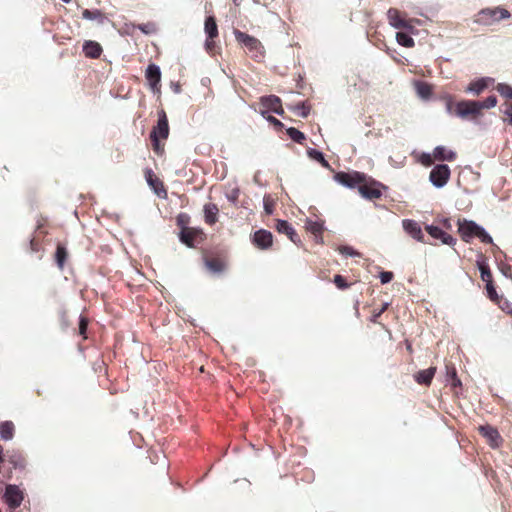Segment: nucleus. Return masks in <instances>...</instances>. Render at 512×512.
<instances>
[{"label":"nucleus","mask_w":512,"mask_h":512,"mask_svg":"<svg viewBox=\"0 0 512 512\" xmlns=\"http://www.w3.org/2000/svg\"><path fill=\"white\" fill-rule=\"evenodd\" d=\"M82 50L85 56L91 59L99 58L103 51L101 45L93 40H86L83 43Z\"/></svg>","instance_id":"6ab92c4d"},{"label":"nucleus","mask_w":512,"mask_h":512,"mask_svg":"<svg viewBox=\"0 0 512 512\" xmlns=\"http://www.w3.org/2000/svg\"><path fill=\"white\" fill-rule=\"evenodd\" d=\"M276 230L280 234H285L288 236V238L296 245H299L301 243L300 237L298 236L295 229L292 227V225L283 219H278L275 225Z\"/></svg>","instance_id":"4468645a"},{"label":"nucleus","mask_w":512,"mask_h":512,"mask_svg":"<svg viewBox=\"0 0 512 512\" xmlns=\"http://www.w3.org/2000/svg\"><path fill=\"white\" fill-rule=\"evenodd\" d=\"M3 499L9 509L15 510L22 504L24 492L16 484H7L5 486Z\"/></svg>","instance_id":"423d86ee"},{"label":"nucleus","mask_w":512,"mask_h":512,"mask_svg":"<svg viewBox=\"0 0 512 512\" xmlns=\"http://www.w3.org/2000/svg\"><path fill=\"white\" fill-rule=\"evenodd\" d=\"M433 160H434L433 153L431 154L428 152H423L419 156V162L426 167L431 166L433 164Z\"/></svg>","instance_id":"49530a36"},{"label":"nucleus","mask_w":512,"mask_h":512,"mask_svg":"<svg viewBox=\"0 0 512 512\" xmlns=\"http://www.w3.org/2000/svg\"><path fill=\"white\" fill-rule=\"evenodd\" d=\"M504 114L508 117L509 123H512V103L504 110Z\"/></svg>","instance_id":"6e6d98bb"},{"label":"nucleus","mask_w":512,"mask_h":512,"mask_svg":"<svg viewBox=\"0 0 512 512\" xmlns=\"http://www.w3.org/2000/svg\"><path fill=\"white\" fill-rule=\"evenodd\" d=\"M205 265L212 273L217 274L223 271V264L219 260L207 259L205 260Z\"/></svg>","instance_id":"58836bf2"},{"label":"nucleus","mask_w":512,"mask_h":512,"mask_svg":"<svg viewBox=\"0 0 512 512\" xmlns=\"http://www.w3.org/2000/svg\"><path fill=\"white\" fill-rule=\"evenodd\" d=\"M15 426L12 421L6 420L0 423V438L4 441L12 440Z\"/></svg>","instance_id":"bb28decb"},{"label":"nucleus","mask_w":512,"mask_h":512,"mask_svg":"<svg viewBox=\"0 0 512 512\" xmlns=\"http://www.w3.org/2000/svg\"><path fill=\"white\" fill-rule=\"evenodd\" d=\"M252 242L259 249L266 250L272 246L273 235L268 230L259 229L254 232Z\"/></svg>","instance_id":"f8f14e48"},{"label":"nucleus","mask_w":512,"mask_h":512,"mask_svg":"<svg viewBox=\"0 0 512 512\" xmlns=\"http://www.w3.org/2000/svg\"><path fill=\"white\" fill-rule=\"evenodd\" d=\"M260 114L263 116L264 119H266L269 123H271L276 129H282L284 127V124L275 118L274 116L270 115L267 110H261Z\"/></svg>","instance_id":"79ce46f5"},{"label":"nucleus","mask_w":512,"mask_h":512,"mask_svg":"<svg viewBox=\"0 0 512 512\" xmlns=\"http://www.w3.org/2000/svg\"><path fill=\"white\" fill-rule=\"evenodd\" d=\"M451 176L450 167L447 164H436L430 171L429 181L437 189L443 188Z\"/></svg>","instance_id":"f03ea898"},{"label":"nucleus","mask_w":512,"mask_h":512,"mask_svg":"<svg viewBox=\"0 0 512 512\" xmlns=\"http://www.w3.org/2000/svg\"><path fill=\"white\" fill-rule=\"evenodd\" d=\"M486 292L489 299L494 301L498 298V294L496 292V288L493 284V281L486 283Z\"/></svg>","instance_id":"de8ad7c7"},{"label":"nucleus","mask_w":512,"mask_h":512,"mask_svg":"<svg viewBox=\"0 0 512 512\" xmlns=\"http://www.w3.org/2000/svg\"><path fill=\"white\" fill-rule=\"evenodd\" d=\"M497 92L506 99H512V86L507 83H498Z\"/></svg>","instance_id":"ea45409f"},{"label":"nucleus","mask_w":512,"mask_h":512,"mask_svg":"<svg viewBox=\"0 0 512 512\" xmlns=\"http://www.w3.org/2000/svg\"><path fill=\"white\" fill-rule=\"evenodd\" d=\"M243 482H244V484H245L247 487H249V486L251 485V483H250L248 480H246V479H244V480H243Z\"/></svg>","instance_id":"0e129e2a"},{"label":"nucleus","mask_w":512,"mask_h":512,"mask_svg":"<svg viewBox=\"0 0 512 512\" xmlns=\"http://www.w3.org/2000/svg\"><path fill=\"white\" fill-rule=\"evenodd\" d=\"M288 108L302 118H307L311 109L306 101H301L294 106H288Z\"/></svg>","instance_id":"2f4dec72"},{"label":"nucleus","mask_w":512,"mask_h":512,"mask_svg":"<svg viewBox=\"0 0 512 512\" xmlns=\"http://www.w3.org/2000/svg\"><path fill=\"white\" fill-rule=\"evenodd\" d=\"M386 189H388L387 186L373 179L369 181L366 179L358 186L359 194L367 200L379 199L382 196V190Z\"/></svg>","instance_id":"7ed1b4c3"},{"label":"nucleus","mask_w":512,"mask_h":512,"mask_svg":"<svg viewBox=\"0 0 512 512\" xmlns=\"http://www.w3.org/2000/svg\"><path fill=\"white\" fill-rule=\"evenodd\" d=\"M414 33L415 32H410L407 30L397 32L396 33L397 43L406 48L414 47L415 41L411 36V34H414Z\"/></svg>","instance_id":"cd10ccee"},{"label":"nucleus","mask_w":512,"mask_h":512,"mask_svg":"<svg viewBox=\"0 0 512 512\" xmlns=\"http://www.w3.org/2000/svg\"><path fill=\"white\" fill-rule=\"evenodd\" d=\"M314 240L316 243L322 244L323 243V236L322 233L313 234Z\"/></svg>","instance_id":"052dcab7"},{"label":"nucleus","mask_w":512,"mask_h":512,"mask_svg":"<svg viewBox=\"0 0 512 512\" xmlns=\"http://www.w3.org/2000/svg\"><path fill=\"white\" fill-rule=\"evenodd\" d=\"M204 31L208 40H214L218 36V26L214 16L210 15L205 18Z\"/></svg>","instance_id":"b1692460"},{"label":"nucleus","mask_w":512,"mask_h":512,"mask_svg":"<svg viewBox=\"0 0 512 512\" xmlns=\"http://www.w3.org/2000/svg\"><path fill=\"white\" fill-rule=\"evenodd\" d=\"M449 382L452 387H460L462 385L461 380L457 376V372H453V380Z\"/></svg>","instance_id":"603ef678"},{"label":"nucleus","mask_w":512,"mask_h":512,"mask_svg":"<svg viewBox=\"0 0 512 512\" xmlns=\"http://www.w3.org/2000/svg\"><path fill=\"white\" fill-rule=\"evenodd\" d=\"M260 104L265 108L264 110L268 111V113L273 112L279 116L284 115V110L281 106V99L276 95L262 96Z\"/></svg>","instance_id":"9d476101"},{"label":"nucleus","mask_w":512,"mask_h":512,"mask_svg":"<svg viewBox=\"0 0 512 512\" xmlns=\"http://www.w3.org/2000/svg\"><path fill=\"white\" fill-rule=\"evenodd\" d=\"M203 211H204V219L207 224L213 225L217 222V215H218L219 209L216 204H214V203L205 204Z\"/></svg>","instance_id":"393cba45"},{"label":"nucleus","mask_w":512,"mask_h":512,"mask_svg":"<svg viewBox=\"0 0 512 512\" xmlns=\"http://www.w3.org/2000/svg\"><path fill=\"white\" fill-rule=\"evenodd\" d=\"M480 225L473 220H458V232L463 241L469 243L477 236L476 227Z\"/></svg>","instance_id":"6e6552de"},{"label":"nucleus","mask_w":512,"mask_h":512,"mask_svg":"<svg viewBox=\"0 0 512 512\" xmlns=\"http://www.w3.org/2000/svg\"><path fill=\"white\" fill-rule=\"evenodd\" d=\"M442 224L445 228L447 229H450L451 228V223H450V219L448 218H444L442 219Z\"/></svg>","instance_id":"680f3d73"},{"label":"nucleus","mask_w":512,"mask_h":512,"mask_svg":"<svg viewBox=\"0 0 512 512\" xmlns=\"http://www.w3.org/2000/svg\"><path fill=\"white\" fill-rule=\"evenodd\" d=\"M305 228L312 234L322 233L325 229L323 221H313L311 219L306 220Z\"/></svg>","instance_id":"72a5a7b5"},{"label":"nucleus","mask_w":512,"mask_h":512,"mask_svg":"<svg viewBox=\"0 0 512 512\" xmlns=\"http://www.w3.org/2000/svg\"><path fill=\"white\" fill-rule=\"evenodd\" d=\"M170 87L175 94H179L181 92V86L178 82H171Z\"/></svg>","instance_id":"4d7b16f0"},{"label":"nucleus","mask_w":512,"mask_h":512,"mask_svg":"<svg viewBox=\"0 0 512 512\" xmlns=\"http://www.w3.org/2000/svg\"><path fill=\"white\" fill-rule=\"evenodd\" d=\"M7 457L14 469H23L25 467V460L18 451H7Z\"/></svg>","instance_id":"c85d7f7f"},{"label":"nucleus","mask_w":512,"mask_h":512,"mask_svg":"<svg viewBox=\"0 0 512 512\" xmlns=\"http://www.w3.org/2000/svg\"><path fill=\"white\" fill-rule=\"evenodd\" d=\"M301 82H302V78L300 77L298 80V87H300V88L302 87Z\"/></svg>","instance_id":"69168bd1"},{"label":"nucleus","mask_w":512,"mask_h":512,"mask_svg":"<svg viewBox=\"0 0 512 512\" xmlns=\"http://www.w3.org/2000/svg\"><path fill=\"white\" fill-rule=\"evenodd\" d=\"M389 24L396 29H404L410 32H416V28L412 25V21L401 18L399 10L390 8L387 12Z\"/></svg>","instance_id":"0eeeda50"},{"label":"nucleus","mask_w":512,"mask_h":512,"mask_svg":"<svg viewBox=\"0 0 512 512\" xmlns=\"http://www.w3.org/2000/svg\"><path fill=\"white\" fill-rule=\"evenodd\" d=\"M479 432L491 443L493 447L498 446V442L501 438L496 428L489 424L481 425L479 427Z\"/></svg>","instance_id":"a211bd4d"},{"label":"nucleus","mask_w":512,"mask_h":512,"mask_svg":"<svg viewBox=\"0 0 512 512\" xmlns=\"http://www.w3.org/2000/svg\"><path fill=\"white\" fill-rule=\"evenodd\" d=\"M82 17L89 21H95L98 25H103L107 21V17L99 9H84Z\"/></svg>","instance_id":"412c9836"},{"label":"nucleus","mask_w":512,"mask_h":512,"mask_svg":"<svg viewBox=\"0 0 512 512\" xmlns=\"http://www.w3.org/2000/svg\"><path fill=\"white\" fill-rule=\"evenodd\" d=\"M169 136V124L166 113L161 110L158 113L157 125L153 128L150 138L153 146H159V139H166Z\"/></svg>","instance_id":"39448f33"},{"label":"nucleus","mask_w":512,"mask_h":512,"mask_svg":"<svg viewBox=\"0 0 512 512\" xmlns=\"http://www.w3.org/2000/svg\"><path fill=\"white\" fill-rule=\"evenodd\" d=\"M145 77L151 90L156 93L160 91L161 70L157 64L151 63L147 66Z\"/></svg>","instance_id":"1a4fd4ad"},{"label":"nucleus","mask_w":512,"mask_h":512,"mask_svg":"<svg viewBox=\"0 0 512 512\" xmlns=\"http://www.w3.org/2000/svg\"><path fill=\"white\" fill-rule=\"evenodd\" d=\"M426 231L432 238L440 240L445 245L454 246L457 242L456 238L433 224L427 225Z\"/></svg>","instance_id":"9b49d317"},{"label":"nucleus","mask_w":512,"mask_h":512,"mask_svg":"<svg viewBox=\"0 0 512 512\" xmlns=\"http://www.w3.org/2000/svg\"><path fill=\"white\" fill-rule=\"evenodd\" d=\"M446 111L462 120L481 115L479 108L476 106V100H460L453 103L452 99H448L446 101Z\"/></svg>","instance_id":"f257e3e1"},{"label":"nucleus","mask_w":512,"mask_h":512,"mask_svg":"<svg viewBox=\"0 0 512 512\" xmlns=\"http://www.w3.org/2000/svg\"><path fill=\"white\" fill-rule=\"evenodd\" d=\"M264 210L268 215H271L273 213V206L272 204L267 203L264 201Z\"/></svg>","instance_id":"13d9d810"},{"label":"nucleus","mask_w":512,"mask_h":512,"mask_svg":"<svg viewBox=\"0 0 512 512\" xmlns=\"http://www.w3.org/2000/svg\"><path fill=\"white\" fill-rule=\"evenodd\" d=\"M286 133L292 141L298 144H302V142L306 139L305 134L295 127L287 128Z\"/></svg>","instance_id":"c9c22d12"},{"label":"nucleus","mask_w":512,"mask_h":512,"mask_svg":"<svg viewBox=\"0 0 512 512\" xmlns=\"http://www.w3.org/2000/svg\"><path fill=\"white\" fill-rule=\"evenodd\" d=\"M135 28L139 29L145 35H151L157 31L156 24L153 22L138 24Z\"/></svg>","instance_id":"a19ab883"},{"label":"nucleus","mask_w":512,"mask_h":512,"mask_svg":"<svg viewBox=\"0 0 512 512\" xmlns=\"http://www.w3.org/2000/svg\"><path fill=\"white\" fill-rule=\"evenodd\" d=\"M190 222V216L186 213H179L176 217L177 225L182 229H187Z\"/></svg>","instance_id":"37998d69"},{"label":"nucleus","mask_w":512,"mask_h":512,"mask_svg":"<svg viewBox=\"0 0 512 512\" xmlns=\"http://www.w3.org/2000/svg\"><path fill=\"white\" fill-rule=\"evenodd\" d=\"M307 155L311 160H314V161L320 163L322 167H324V168L330 167L328 161L325 159L323 152H321L320 150H317L315 148H308Z\"/></svg>","instance_id":"c756f323"},{"label":"nucleus","mask_w":512,"mask_h":512,"mask_svg":"<svg viewBox=\"0 0 512 512\" xmlns=\"http://www.w3.org/2000/svg\"><path fill=\"white\" fill-rule=\"evenodd\" d=\"M402 226L404 231L407 234H409L413 239L419 242H425L424 234L418 222L412 219H405L402 221Z\"/></svg>","instance_id":"2eb2a0df"},{"label":"nucleus","mask_w":512,"mask_h":512,"mask_svg":"<svg viewBox=\"0 0 512 512\" xmlns=\"http://www.w3.org/2000/svg\"><path fill=\"white\" fill-rule=\"evenodd\" d=\"M480 14L483 17L488 16L490 19L495 20V21L507 19L510 17L509 11L504 8L483 9L480 12Z\"/></svg>","instance_id":"5701e85b"},{"label":"nucleus","mask_w":512,"mask_h":512,"mask_svg":"<svg viewBox=\"0 0 512 512\" xmlns=\"http://www.w3.org/2000/svg\"><path fill=\"white\" fill-rule=\"evenodd\" d=\"M433 157L438 161H454L457 154L455 151L450 150L443 145H439L434 148Z\"/></svg>","instance_id":"aec40b11"},{"label":"nucleus","mask_w":512,"mask_h":512,"mask_svg":"<svg viewBox=\"0 0 512 512\" xmlns=\"http://www.w3.org/2000/svg\"><path fill=\"white\" fill-rule=\"evenodd\" d=\"M339 252L344 256L349 257H359L360 253L356 251L353 247L344 245L339 247Z\"/></svg>","instance_id":"c03bdc74"},{"label":"nucleus","mask_w":512,"mask_h":512,"mask_svg":"<svg viewBox=\"0 0 512 512\" xmlns=\"http://www.w3.org/2000/svg\"><path fill=\"white\" fill-rule=\"evenodd\" d=\"M394 277L393 272L391 271H382L379 274V279L382 284H388L392 281Z\"/></svg>","instance_id":"8fccbe9b"},{"label":"nucleus","mask_w":512,"mask_h":512,"mask_svg":"<svg viewBox=\"0 0 512 512\" xmlns=\"http://www.w3.org/2000/svg\"><path fill=\"white\" fill-rule=\"evenodd\" d=\"M214 45H215V43H214L213 40H208V38L206 39V41H205V48L208 51L212 50L214 48Z\"/></svg>","instance_id":"bf43d9fd"},{"label":"nucleus","mask_w":512,"mask_h":512,"mask_svg":"<svg viewBox=\"0 0 512 512\" xmlns=\"http://www.w3.org/2000/svg\"><path fill=\"white\" fill-rule=\"evenodd\" d=\"M435 372V367H429L428 369L418 371L414 375V379L418 384L429 385L435 375Z\"/></svg>","instance_id":"4be33fe9"},{"label":"nucleus","mask_w":512,"mask_h":512,"mask_svg":"<svg viewBox=\"0 0 512 512\" xmlns=\"http://www.w3.org/2000/svg\"><path fill=\"white\" fill-rule=\"evenodd\" d=\"M59 314H60V320H61L62 328L66 329L68 327V322L66 320V312L65 311H60Z\"/></svg>","instance_id":"5fc2aeb1"},{"label":"nucleus","mask_w":512,"mask_h":512,"mask_svg":"<svg viewBox=\"0 0 512 512\" xmlns=\"http://www.w3.org/2000/svg\"><path fill=\"white\" fill-rule=\"evenodd\" d=\"M239 195L240 189L238 187H234L229 192L226 193V198L229 202L236 205L238 202Z\"/></svg>","instance_id":"a18cd8bd"},{"label":"nucleus","mask_w":512,"mask_h":512,"mask_svg":"<svg viewBox=\"0 0 512 512\" xmlns=\"http://www.w3.org/2000/svg\"><path fill=\"white\" fill-rule=\"evenodd\" d=\"M145 179L149 187L157 194L159 197H162V194L166 196V190L164 188L163 183L155 176L152 169L147 168L145 170Z\"/></svg>","instance_id":"dca6fc26"},{"label":"nucleus","mask_w":512,"mask_h":512,"mask_svg":"<svg viewBox=\"0 0 512 512\" xmlns=\"http://www.w3.org/2000/svg\"><path fill=\"white\" fill-rule=\"evenodd\" d=\"M67 259V250L64 246L58 245L55 251V262L62 270Z\"/></svg>","instance_id":"f704fd0d"},{"label":"nucleus","mask_w":512,"mask_h":512,"mask_svg":"<svg viewBox=\"0 0 512 512\" xmlns=\"http://www.w3.org/2000/svg\"><path fill=\"white\" fill-rule=\"evenodd\" d=\"M476 231H478L476 238H478L482 243L493 244V239L491 235L486 231V229L483 226L480 225L479 227H476Z\"/></svg>","instance_id":"4c0bfd02"},{"label":"nucleus","mask_w":512,"mask_h":512,"mask_svg":"<svg viewBox=\"0 0 512 512\" xmlns=\"http://www.w3.org/2000/svg\"><path fill=\"white\" fill-rule=\"evenodd\" d=\"M496 104H497V97L495 95H490L483 101L476 100V106H477V108H479L480 112L483 109L493 108L496 106Z\"/></svg>","instance_id":"e433bc0d"},{"label":"nucleus","mask_w":512,"mask_h":512,"mask_svg":"<svg viewBox=\"0 0 512 512\" xmlns=\"http://www.w3.org/2000/svg\"><path fill=\"white\" fill-rule=\"evenodd\" d=\"M477 267H478V270L480 272L481 279L485 283L493 281L492 280V274H491V271H490V267H489L488 263L486 262V260H484V259L478 260L477 261Z\"/></svg>","instance_id":"7c9ffc66"},{"label":"nucleus","mask_w":512,"mask_h":512,"mask_svg":"<svg viewBox=\"0 0 512 512\" xmlns=\"http://www.w3.org/2000/svg\"><path fill=\"white\" fill-rule=\"evenodd\" d=\"M333 282L339 289H346L349 287V284L347 283L346 279L342 275H335Z\"/></svg>","instance_id":"09e8293b"},{"label":"nucleus","mask_w":512,"mask_h":512,"mask_svg":"<svg viewBox=\"0 0 512 512\" xmlns=\"http://www.w3.org/2000/svg\"><path fill=\"white\" fill-rule=\"evenodd\" d=\"M179 240L181 243L187 245L188 247H193V240L195 236V232L191 228L182 229L179 232Z\"/></svg>","instance_id":"473e14b6"},{"label":"nucleus","mask_w":512,"mask_h":512,"mask_svg":"<svg viewBox=\"0 0 512 512\" xmlns=\"http://www.w3.org/2000/svg\"><path fill=\"white\" fill-rule=\"evenodd\" d=\"M234 35L236 40L250 51H258L261 48L260 41L247 33L235 29Z\"/></svg>","instance_id":"ddd939ff"},{"label":"nucleus","mask_w":512,"mask_h":512,"mask_svg":"<svg viewBox=\"0 0 512 512\" xmlns=\"http://www.w3.org/2000/svg\"><path fill=\"white\" fill-rule=\"evenodd\" d=\"M494 83V79L491 77H481L469 83L466 87L465 92L471 93L474 95H479L482 93L489 84Z\"/></svg>","instance_id":"f3484780"},{"label":"nucleus","mask_w":512,"mask_h":512,"mask_svg":"<svg viewBox=\"0 0 512 512\" xmlns=\"http://www.w3.org/2000/svg\"><path fill=\"white\" fill-rule=\"evenodd\" d=\"M334 179L346 188H358V186L367 179V175L362 172H344L340 171L334 175Z\"/></svg>","instance_id":"20e7f679"},{"label":"nucleus","mask_w":512,"mask_h":512,"mask_svg":"<svg viewBox=\"0 0 512 512\" xmlns=\"http://www.w3.org/2000/svg\"><path fill=\"white\" fill-rule=\"evenodd\" d=\"M453 372H457L455 367H450V366H446V375H447V380L448 381H451L453 380Z\"/></svg>","instance_id":"864d4df0"},{"label":"nucleus","mask_w":512,"mask_h":512,"mask_svg":"<svg viewBox=\"0 0 512 512\" xmlns=\"http://www.w3.org/2000/svg\"><path fill=\"white\" fill-rule=\"evenodd\" d=\"M153 148H154V150L156 152H160L161 151V146L160 145L159 146H153Z\"/></svg>","instance_id":"e2e57ef3"},{"label":"nucleus","mask_w":512,"mask_h":512,"mask_svg":"<svg viewBox=\"0 0 512 512\" xmlns=\"http://www.w3.org/2000/svg\"><path fill=\"white\" fill-rule=\"evenodd\" d=\"M88 327V321L83 317L80 316L79 318V332L81 335H84L86 333Z\"/></svg>","instance_id":"3c124183"},{"label":"nucleus","mask_w":512,"mask_h":512,"mask_svg":"<svg viewBox=\"0 0 512 512\" xmlns=\"http://www.w3.org/2000/svg\"><path fill=\"white\" fill-rule=\"evenodd\" d=\"M415 90L417 95L423 99L428 100L432 95V87L427 82L417 80L414 82Z\"/></svg>","instance_id":"a878e982"},{"label":"nucleus","mask_w":512,"mask_h":512,"mask_svg":"<svg viewBox=\"0 0 512 512\" xmlns=\"http://www.w3.org/2000/svg\"><path fill=\"white\" fill-rule=\"evenodd\" d=\"M64 3H69L71 0H61Z\"/></svg>","instance_id":"338daca9"}]
</instances>
